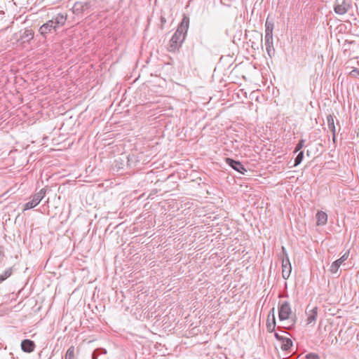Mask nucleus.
Wrapping results in <instances>:
<instances>
[{
  "mask_svg": "<svg viewBox=\"0 0 359 359\" xmlns=\"http://www.w3.org/2000/svg\"><path fill=\"white\" fill-rule=\"evenodd\" d=\"M189 24V18L187 15H184L176 32L174 33L169 41L168 46V50L169 52H175L179 50L182 43L184 40L185 35L188 30Z\"/></svg>",
  "mask_w": 359,
  "mask_h": 359,
  "instance_id": "obj_1",
  "label": "nucleus"
},
{
  "mask_svg": "<svg viewBox=\"0 0 359 359\" xmlns=\"http://www.w3.org/2000/svg\"><path fill=\"white\" fill-rule=\"evenodd\" d=\"M278 318L280 321L290 320L292 322L291 325L285 327V328L290 330L294 328L296 323L297 318L294 316L292 318V308L290 303L288 301H280L278 305Z\"/></svg>",
  "mask_w": 359,
  "mask_h": 359,
  "instance_id": "obj_2",
  "label": "nucleus"
},
{
  "mask_svg": "<svg viewBox=\"0 0 359 359\" xmlns=\"http://www.w3.org/2000/svg\"><path fill=\"white\" fill-rule=\"evenodd\" d=\"M93 4L92 1L81 2L76 1L73 8V13L76 15L86 13L88 14L92 9Z\"/></svg>",
  "mask_w": 359,
  "mask_h": 359,
  "instance_id": "obj_3",
  "label": "nucleus"
},
{
  "mask_svg": "<svg viewBox=\"0 0 359 359\" xmlns=\"http://www.w3.org/2000/svg\"><path fill=\"white\" fill-rule=\"evenodd\" d=\"M282 251L283 255V258L282 260V276L285 280H286L290 277L292 271V266L286 250L284 247L282 248Z\"/></svg>",
  "mask_w": 359,
  "mask_h": 359,
  "instance_id": "obj_4",
  "label": "nucleus"
},
{
  "mask_svg": "<svg viewBox=\"0 0 359 359\" xmlns=\"http://www.w3.org/2000/svg\"><path fill=\"white\" fill-rule=\"evenodd\" d=\"M46 191L45 189H41L38 193H36L32 196V200L24 205V210H29L36 207L45 196Z\"/></svg>",
  "mask_w": 359,
  "mask_h": 359,
  "instance_id": "obj_5",
  "label": "nucleus"
},
{
  "mask_svg": "<svg viewBox=\"0 0 359 359\" xmlns=\"http://www.w3.org/2000/svg\"><path fill=\"white\" fill-rule=\"evenodd\" d=\"M352 7L351 1L343 0L341 3L337 2L334 5V11L338 15H344Z\"/></svg>",
  "mask_w": 359,
  "mask_h": 359,
  "instance_id": "obj_6",
  "label": "nucleus"
},
{
  "mask_svg": "<svg viewBox=\"0 0 359 359\" xmlns=\"http://www.w3.org/2000/svg\"><path fill=\"white\" fill-rule=\"evenodd\" d=\"M225 161L231 168L243 175L247 172L244 165L238 161H236L231 158H226Z\"/></svg>",
  "mask_w": 359,
  "mask_h": 359,
  "instance_id": "obj_7",
  "label": "nucleus"
},
{
  "mask_svg": "<svg viewBox=\"0 0 359 359\" xmlns=\"http://www.w3.org/2000/svg\"><path fill=\"white\" fill-rule=\"evenodd\" d=\"M53 30L54 32H57V28L55 25H53V20H48L46 23L43 24L39 28L40 34L44 37L46 38V35L48 33H51Z\"/></svg>",
  "mask_w": 359,
  "mask_h": 359,
  "instance_id": "obj_8",
  "label": "nucleus"
},
{
  "mask_svg": "<svg viewBox=\"0 0 359 359\" xmlns=\"http://www.w3.org/2000/svg\"><path fill=\"white\" fill-rule=\"evenodd\" d=\"M349 252V250H348L339 259L332 262L330 269V271L332 273H336L338 271L340 266L348 258Z\"/></svg>",
  "mask_w": 359,
  "mask_h": 359,
  "instance_id": "obj_9",
  "label": "nucleus"
},
{
  "mask_svg": "<svg viewBox=\"0 0 359 359\" xmlns=\"http://www.w3.org/2000/svg\"><path fill=\"white\" fill-rule=\"evenodd\" d=\"M203 232H211L212 231V227L216 224L217 225L218 223H214L216 217H213V219H211V216H207L206 214H203Z\"/></svg>",
  "mask_w": 359,
  "mask_h": 359,
  "instance_id": "obj_10",
  "label": "nucleus"
},
{
  "mask_svg": "<svg viewBox=\"0 0 359 359\" xmlns=\"http://www.w3.org/2000/svg\"><path fill=\"white\" fill-rule=\"evenodd\" d=\"M20 346L23 352L30 353L34 351L36 344L34 341L26 339L21 341Z\"/></svg>",
  "mask_w": 359,
  "mask_h": 359,
  "instance_id": "obj_11",
  "label": "nucleus"
},
{
  "mask_svg": "<svg viewBox=\"0 0 359 359\" xmlns=\"http://www.w3.org/2000/svg\"><path fill=\"white\" fill-rule=\"evenodd\" d=\"M67 19V14L58 13L50 20H53V25H55V27L57 29L58 27H62L65 24Z\"/></svg>",
  "mask_w": 359,
  "mask_h": 359,
  "instance_id": "obj_12",
  "label": "nucleus"
},
{
  "mask_svg": "<svg viewBox=\"0 0 359 359\" xmlns=\"http://www.w3.org/2000/svg\"><path fill=\"white\" fill-rule=\"evenodd\" d=\"M265 40V46L266 52L270 58H272L276 53L275 48L273 47V38H264Z\"/></svg>",
  "mask_w": 359,
  "mask_h": 359,
  "instance_id": "obj_13",
  "label": "nucleus"
},
{
  "mask_svg": "<svg viewBox=\"0 0 359 359\" xmlns=\"http://www.w3.org/2000/svg\"><path fill=\"white\" fill-rule=\"evenodd\" d=\"M318 307L315 306L311 310H310L309 312H306V314H307L306 323H307V324H311L316 320L317 316H318Z\"/></svg>",
  "mask_w": 359,
  "mask_h": 359,
  "instance_id": "obj_14",
  "label": "nucleus"
},
{
  "mask_svg": "<svg viewBox=\"0 0 359 359\" xmlns=\"http://www.w3.org/2000/svg\"><path fill=\"white\" fill-rule=\"evenodd\" d=\"M316 217L318 226H323L327 222V215L323 211H318Z\"/></svg>",
  "mask_w": 359,
  "mask_h": 359,
  "instance_id": "obj_15",
  "label": "nucleus"
},
{
  "mask_svg": "<svg viewBox=\"0 0 359 359\" xmlns=\"http://www.w3.org/2000/svg\"><path fill=\"white\" fill-rule=\"evenodd\" d=\"M34 32L32 29H25L21 34H20V39L23 41V42H29L30 40H32L34 38Z\"/></svg>",
  "mask_w": 359,
  "mask_h": 359,
  "instance_id": "obj_16",
  "label": "nucleus"
},
{
  "mask_svg": "<svg viewBox=\"0 0 359 359\" xmlns=\"http://www.w3.org/2000/svg\"><path fill=\"white\" fill-rule=\"evenodd\" d=\"M274 24L273 22H269L268 19L265 23V36L264 38H273V30Z\"/></svg>",
  "mask_w": 359,
  "mask_h": 359,
  "instance_id": "obj_17",
  "label": "nucleus"
},
{
  "mask_svg": "<svg viewBox=\"0 0 359 359\" xmlns=\"http://www.w3.org/2000/svg\"><path fill=\"white\" fill-rule=\"evenodd\" d=\"M14 271V266L7 268L3 273L0 274V284L12 276Z\"/></svg>",
  "mask_w": 359,
  "mask_h": 359,
  "instance_id": "obj_18",
  "label": "nucleus"
},
{
  "mask_svg": "<svg viewBox=\"0 0 359 359\" xmlns=\"http://www.w3.org/2000/svg\"><path fill=\"white\" fill-rule=\"evenodd\" d=\"M266 326L268 332L271 333L274 332L276 326V319H271L267 317Z\"/></svg>",
  "mask_w": 359,
  "mask_h": 359,
  "instance_id": "obj_19",
  "label": "nucleus"
},
{
  "mask_svg": "<svg viewBox=\"0 0 359 359\" xmlns=\"http://www.w3.org/2000/svg\"><path fill=\"white\" fill-rule=\"evenodd\" d=\"M215 234L212 235H207L205 236H203V249L205 248L206 246L210 245L211 243L214 242V240H216V243H218L219 241L217 240V237H215V238L213 236Z\"/></svg>",
  "mask_w": 359,
  "mask_h": 359,
  "instance_id": "obj_20",
  "label": "nucleus"
},
{
  "mask_svg": "<svg viewBox=\"0 0 359 359\" xmlns=\"http://www.w3.org/2000/svg\"><path fill=\"white\" fill-rule=\"evenodd\" d=\"M327 126L332 133H336V128L334 126V120L333 114H329L327 116Z\"/></svg>",
  "mask_w": 359,
  "mask_h": 359,
  "instance_id": "obj_21",
  "label": "nucleus"
},
{
  "mask_svg": "<svg viewBox=\"0 0 359 359\" xmlns=\"http://www.w3.org/2000/svg\"><path fill=\"white\" fill-rule=\"evenodd\" d=\"M281 342H282L281 348L283 351H285L290 350V348H292V344H293L292 341L290 338H287V337H285L284 339H283V341Z\"/></svg>",
  "mask_w": 359,
  "mask_h": 359,
  "instance_id": "obj_22",
  "label": "nucleus"
},
{
  "mask_svg": "<svg viewBox=\"0 0 359 359\" xmlns=\"http://www.w3.org/2000/svg\"><path fill=\"white\" fill-rule=\"evenodd\" d=\"M107 351L104 348H97L92 353V359H98V357L102 355H106Z\"/></svg>",
  "mask_w": 359,
  "mask_h": 359,
  "instance_id": "obj_23",
  "label": "nucleus"
},
{
  "mask_svg": "<svg viewBox=\"0 0 359 359\" xmlns=\"http://www.w3.org/2000/svg\"><path fill=\"white\" fill-rule=\"evenodd\" d=\"M206 287L207 290H210L211 295H210L208 297H215V287L213 284L210 283V282L203 281V289Z\"/></svg>",
  "mask_w": 359,
  "mask_h": 359,
  "instance_id": "obj_24",
  "label": "nucleus"
},
{
  "mask_svg": "<svg viewBox=\"0 0 359 359\" xmlns=\"http://www.w3.org/2000/svg\"><path fill=\"white\" fill-rule=\"evenodd\" d=\"M65 359H76L75 348L74 346H70L66 353Z\"/></svg>",
  "mask_w": 359,
  "mask_h": 359,
  "instance_id": "obj_25",
  "label": "nucleus"
},
{
  "mask_svg": "<svg viewBox=\"0 0 359 359\" xmlns=\"http://www.w3.org/2000/svg\"><path fill=\"white\" fill-rule=\"evenodd\" d=\"M303 158H304V152L302 151H301L297 154V156H296V158L294 159V166H297V165H299L302 163Z\"/></svg>",
  "mask_w": 359,
  "mask_h": 359,
  "instance_id": "obj_26",
  "label": "nucleus"
},
{
  "mask_svg": "<svg viewBox=\"0 0 359 359\" xmlns=\"http://www.w3.org/2000/svg\"><path fill=\"white\" fill-rule=\"evenodd\" d=\"M305 140L304 139H301L299 142L297 144L294 152L296 153L301 150L304 146Z\"/></svg>",
  "mask_w": 359,
  "mask_h": 359,
  "instance_id": "obj_27",
  "label": "nucleus"
},
{
  "mask_svg": "<svg viewBox=\"0 0 359 359\" xmlns=\"http://www.w3.org/2000/svg\"><path fill=\"white\" fill-rule=\"evenodd\" d=\"M306 359H320L319 355L317 353H310L306 355Z\"/></svg>",
  "mask_w": 359,
  "mask_h": 359,
  "instance_id": "obj_28",
  "label": "nucleus"
},
{
  "mask_svg": "<svg viewBox=\"0 0 359 359\" xmlns=\"http://www.w3.org/2000/svg\"><path fill=\"white\" fill-rule=\"evenodd\" d=\"M268 317H269V318H271V319H276L275 318V308L273 307L269 313V315H268Z\"/></svg>",
  "mask_w": 359,
  "mask_h": 359,
  "instance_id": "obj_29",
  "label": "nucleus"
},
{
  "mask_svg": "<svg viewBox=\"0 0 359 359\" xmlns=\"http://www.w3.org/2000/svg\"><path fill=\"white\" fill-rule=\"evenodd\" d=\"M4 257H5V253L4 252V246L0 245V262H1V261Z\"/></svg>",
  "mask_w": 359,
  "mask_h": 359,
  "instance_id": "obj_30",
  "label": "nucleus"
},
{
  "mask_svg": "<svg viewBox=\"0 0 359 359\" xmlns=\"http://www.w3.org/2000/svg\"><path fill=\"white\" fill-rule=\"evenodd\" d=\"M165 22H166V19H165V17H163V16H161V25H160V27H159L161 29H163V26H164V25L165 24Z\"/></svg>",
  "mask_w": 359,
  "mask_h": 359,
  "instance_id": "obj_31",
  "label": "nucleus"
},
{
  "mask_svg": "<svg viewBox=\"0 0 359 359\" xmlns=\"http://www.w3.org/2000/svg\"><path fill=\"white\" fill-rule=\"evenodd\" d=\"M274 337L279 341H282L283 339H284V338H285V337L280 336L278 333H277L276 332H274Z\"/></svg>",
  "mask_w": 359,
  "mask_h": 359,
  "instance_id": "obj_32",
  "label": "nucleus"
},
{
  "mask_svg": "<svg viewBox=\"0 0 359 359\" xmlns=\"http://www.w3.org/2000/svg\"><path fill=\"white\" fill-rule=\"evenodd\" d=\"M350 75L351 76H355V75H359V69L358 68H354L351 72H350Z\"/></svg>",
  "mask_w": 359,
  "mask_h": 359,
  "instance_id": "obj_33",
  "label": "nucleus"
},
{
  "mask_svg": "<svg viewBox=\"0 0 359 359\" xmlns=\"http://www.w3.org/2000/svg\"><path fill=\"white\" fill-rule=\"evenodd\" d=\"M332 140L334 143L336 142V133H332Z\"/></svg>",
  "mask_w": 359,
  "mask_h": 359,
  "instance_id": "obj_34",
  "label": "nucleus"
},
{
  "mask_svg": "<svg viewBox=\"0 0 359 359\" xmlns=\"http://www.w3.org/2000/svg\"><path fill=\"white\" fill-rule=\"evenodd\" d=\"M288 297V295H287V294H286L285 295H284V294H283L282 293H280V294H278V297H279V298H282V297Z\"/></svg>",
  "mask_w": 359,
  "mask_h": 359,
  "instance_id": "obj_35",
  "label": "nucleus"
},
{
  "mask_svg": "<svg viewBox=\"0 0 359 359\" xmlns=\"http://www.w3.org/2000/svg\"><path fill=\"white\" fill-rule=\"evenodd\" d=\"M10 355H11L12 359H18V358H15V356H14L13 353H10Z\"/></svg>",
  "mask_w": 359,
  "mask_h": 359,
  "instance_id": "obj_36",
  "label": "nucleus"
},
{
  "mask_svg": "<svg viewBox=\"0 0 359 359\" xmlns=\"http://www.w3.org/2000/svg\"><path fill=\"white\" fill-rule=\"evenodd\" d=\"M214 255L217 256V252H213V253L210 256L209 259H211V258L212 257V256H214Z\"/></svg>",
  "mask_w": 359,
  "mask_h": 359,
  "instance_id": "obj_37",
  "label": "nucleus"
},
{
  "mask_svg": "<svg viewBox=\"0 0 359 359\" xmlns=\"http://www.w3.org/2000/svg\"><path fill=\"white\" fill-rule=\"evenodd\" d=\"M277 329H278V330H279V331H280V332H282V331H283V330H282V329H283V327H278V328H277Z\"/></svg>",
  "mask_w": 359,
  "mask_h": 359,
  "instance_id": "obj_38",
  "label": "nucleus"
},
{
  "mask_svg": "<svg viewBox=\"0 0 359 359\" xmlns=\"http://www.w3.org/2000/svg\"><path fill=\"white\" fill-rule=\"evenodd\" d=\"M215 245L214 243H212V248H211L210 251L212 250V249L215 248Z\"/></svg>",
  "mask_w": 359,
  "mask_h": 359,
  "instance_id": "obj_39",
  "label": "nucleus"
}]
</instances>
